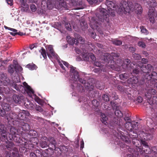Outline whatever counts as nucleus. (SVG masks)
<instances>
[{
  "label": "nucleus",
  "mask_w": 157,
  "mask_h": 157,
  "mask_svg": "<svg viewBox=\"0 0 157 157\" xmlns=\"http://www.w3.org/2000/svg\"><path fill=\"white\" fill-rule=\"evenodd\" d=\"M114 0H106V5L108 7V14L107 13L106 10L103 8L97 10V18L92 17L90 20V26L92 29H97L98 27V25L101 22H104V21H108L109 14L112 16L115 15L114 10L116 9V7L117 6Z\"/></svg>",
  "instance_id": "nucleus-1"
},
{
  "label": "nucleus",
  "mask_w": 157,
  "mask_h": 157,
  "mask_svg": "<svg viewBox=\"0 0 157 157\" xmlns=\"http://www.w3.org/2000/svg\"><path fill=\"white\" fill-rule=\"evenodd\" d=\"M47 49L48 56L50 59L53 58L58 60L60 66L62 69L63 71L62 72L63 73L65 72L67 70L65 67L63 66V64H64L67 68H70L71 77L72 78V80L75 81V82L79 81L82 84H85L86 88L87 89L90 91L93 89V86L91 85L89 86H88V83H86V81L85 80L79 78L78 72L73 67L71 66L67 62L62 60H61V61L59 60V57L54 51L52 45H48L47 47Z\"/></svg>",
  "instance_id": "nucleus-2"
},
{
  "label": "nucleus",
  "mask_w": 157,
  "mask_h": 157,
  "mask_svg": "<svg viewBox=\"0 0 157 157\" xmlns=\"http://www.w3.org/2000/svg\"><path fill=\"white\" fill-rule=\"evenodd\" d=\"M101 60L102 63H110L108 65L110 68L113 70L117 71H120L122 70L121 67L124 69V71L127 69L128 67V65L130 63V61L128 59H125L123 61V63L122 66H120L116 64L113 60H112L113 59L112 57L108 53L105 54L104 55L101 56Z\"/></svg>",
  "instance_id": "nucleus-3"
},
{
  "label": "nucleus",
  "mask_w": 157,
  "mask_h": 157,
  "mask_svg": "<svg viewBox=\"0 0 157 157\" xmlns=\"http://www.w3.org/2000/svg\"><path fill=\"white\" fill-rule=\"evenodd\" d=\"M131 5L132 4L130 2L128 4L125 1H123L120 5V7L118 10V12H119L121 13L126 14L127 13H129L130 10L133 11L135 10L139 14L142 13V7L140 4H135L133 8L132 7H131Z\"/></svg>",
  "instance_id": "nucleus-4"
},
{
  "label": "nucleus",
  "mask_w": 157,
  "mask_h": 157,
  "mask_svg": "<svg viewBox=\"0 0 157 157\" xmlns=\"http://www.w3.org/2000/svg\"><path fill=\"white\" fill-rule=\"evenodd\" d=\"M29 115L28 111L22 110L20 111L18 115H16L13 112H11L10 114L7 113L5 115V118L7 119L8 122L10 121L13 122L14 120H15L16 119L23 120L26 116H29Z\"/></svg>",
  "instance_id": "nucleus-5"
},
{
  "label": "nucleus",
  "mask_w": 157,
  "mask_h": 157,
  "mask_svg": "<svg viewBox=\"0 0 157 157\" xmlns=\"http://www.w3.org/2000/svg\"><path fill=\"white\" fill-rule=\"evenodd\" d=\"M23 85L25 87V90L26 91L30 97L34 99L35 101L40 105H42L44 103V101L39 98L36 95L34 94V91L31 87L26 82H24Z\"/></svg>",
  "instance_id": "nucleus-6"
},
{
  "label": "nucleus",
  "mask_w": 157,
  "mask_h": 157,
  "mask_svg": "<svg viewBox=\"0 0 157 157\" xmlns=\"http://www.w3.org/2000/svg\"><path fill=\"white\" fill-rule=\"evenodd\" d=\"M139 63L140 65L138 64V65H136L134 63H132L130 64V67L131 68L133 69V73L137 74L140 71H142L143 73H148V71H147V69H145L144 67H145V65H142V63H141L139 62Z\"/></svg>",
  "instance_id": "nucleus-7"
},
{
  "label": "nucleus",
  "mask_w": 157,
  "mask_h": 157,
  "mask_svg": "<svg viewBox=\"0 0 157 157\" xmlns=\"http://www.w3.org/2000/svg\"><path fill=\"white\" fill-rule=\"evenodd\" d=\"M47 4L48 7L49 9H52L53 8L54 6L56 8H59V7H61V6H63L65 4V3L64 2H59V6H58V5H57L56 2L55 3L54 2H50L48 0Z\"/></svg>",
  "instance_id": "nucleus-8"
},
{
  "label": "nucleus",
  "mask_w": 157,
  "mask_h": 157,
  "mask_svg": "<svg viewBox=\"0 0 157 157\" xmlns=\"http://www.w3.org/2000/svg\"><path fill=\"white\" fill-rule=\"evenodd\" d=\"M72 3L74 6H78L76 8V10L82 9L84 8V6L82 5L81 0H71Z\"/></svg>",
  "instance_id": "nucleus-9"
},
{
  "label": "nucleus",
  "mask_w": 157,
  "mask_h": 157,
  "mask_svg": "<svg viewBox=\"0 0 157 157\" xmlns=\"http://www.w3.org/2000/svg\"><path fill=\"white\" fill-rule=\"evenodd\" d=\"M13 100L15 103L20 104L23 99V97L21 95L14 94L13 96Z\"/></svg>",
  "instance_id": "nucleus-10"
},
{
  "label": "nucleus",
  "mask_w": 157,
  "mask_h": 157,
  "mask_svg": "<svg viewBox=\"0 0 157 157\" xmlns=\"http://www.w3.org/2000/svg\"><path fill=\"white\" fill-rule=\"evenodd\" d=\"M149 19L150 21L152 23L154 22V17L155 16V12L154 9H150L148 13Z\"/></svg>",
  "instance_id": "nucleus-11"
},
{
  "label": "nucleus",
  "mask_w": 157,
  "mask_h": 157,
  "mask_svg": "<svg viewBox=\"0 0 157 157\" xmlns=\"http://www.w3.org/2000/svg\"><path fill=\"white\" fill-rule=\"evenodd\" d=\"M137 124V122H135L134 121H132L131 123L127 122L125 124V126L126 129L128 130L132 131L133 128V127L132 126V125L134 124L136 125Z\"/></svg>",
  "instance_id": "nucleus-12"
},
{
  "label": "nucleus",
  "mask_w": 157,
  "mask_h": 157,
  "mask_svg": "<svg viewBox=\"0 0 157 157\" xmlns=\"http://www.w3.org/2000/svg\"><path fill=\"white\" fill-rule=\"evenodd\" d=\"M147 4L149 6V8L153 9L156 5V3L155 0H145Z\"/></svg>",
  "instance_id": "nucleus-13"
},
{
  "label": "nucleus",
  "mask_w": 157,
  "mask_h": 157,
  "mask_svg": "<svg viewBox=\"0 0 157 157\" xmlns=\"http://www.w3.org/2000/svg\"><path fill=\"white\" fill-rule=\"evenodd\" d=\"M17 130L13 127H11L10 130V133L9 134L11 135V136L10 137L9 140H11L12 139L13 137H15L17 133Z\"/></svg>",
  "instance_id": "nucleus-14"
},
{
  "label": "nucleus",
  "mask_w": 157,
  "mask_h": 157,
  "mask_svg": "<svg viewBox=\"0 0 157 157\" xmlns=\"http://www.w3.org/2000/svg\"><path fill=\"white\" fill-rule=\"evenodd\" d=\"M156 93L155 90L154 89H150L148 90L147 93L145 94L146 96L148 98H150L151 97V95H154Z\"/></svg>",
  "instance_id": "nucleus-15"
},
{
  "label": "nucleus",
  "mask_w": 157,
  "mask_h": 157,
  "mask_svg": "<svg viewBox=\"0 0 157 157\" xmlns=\"http://www.w3.org/2000/svg\"><path fill=\"white\" fill-rule=\"evenodd\" d=\"M6 128L4 125H2L0 128V134L4 138H5L6 135Z\"/></svg>",
  "instance_id": "nucleus-16"
},
{
  "label": "nucleus",
  "mask_w": 157,
  "mask_h": 157,
  "mask_svg": "<svg viewBox=\"0 0 157 157\" xmlns=\"http://www.w3.org/2000/svg\"><path fill=\"white\" fill-rule=\"evenodd\" d=\"M66 39L67 42L71 45H73L74 44H78V42H77V40H76L74 38H71L70 36H67Z\"/></svg>",
  "instance_id": "nucleus-17"
},
{
  "label": "nucleus",
  "mask_w": 157,
  "mask_h": 157,
  "mask_svg": "<svg viewBox=\"0 0 157 157\" xmlns=\"http://www.w3.org/2000/svg\"><path fill=\"white\" fill-rule=\"evenodd\" d=\"M141 134L143 136L144 139L145 140H149L152 138V136L151 135L145 133L144 132H141Z\"/></svg>",
  "instance_id": "nucleus-18"
},
{
  "label": "nucleus",
  "mask_w": 157,
  "mask_h": 157,
  "mask_svg": "<svg viewBox=\"0 0 157 157\" xmlns=\"http://www.w3.org/2000/svg\"><path fill=\"white\" fill-rule=\"evenodd\" d=\"M90 5H95L99 4L101 2V0H87Z\"/></svg>",
  "instance_id": "nucleus-19"
},
{
  "label": "nucleus",
  "mask_w": 157,
  "mask_h": 157,
  "mask_svg": "<svg viewBox=\"0 0 157 157\" xmlns=\"http://www.w3.org/2000/svg\"><path fill=\"white\" fill-rule=\"evenodd\" d=\"M13 87L17 90L22 91L24 88V87L21 85H18L17 84H15L13 86Z\"/></svg>",
  "instance_id": "nucleus-20"
},
{
  "label": "nucleus",
  "mask_w": 157,
  "mask_h": 157,
  "mask_svg": "<svg viewBox=\"0 0 157 157\" xmlns=\"http://www.w3.org/2000/svg\"><path fill=\"white\" fill-rule=\"evenodd\" d=\"M21 125L22 128L23 130L28 131L30 129V126L28 124L23 122L21 123Z\"/></svg>",
  "instance_id": "nucleus-21"
},
{
  "label": "nucleus",
  "mask_w": 157,
  "mask_h": 157,
  "mask_svg": "<svg viewBox=\"0 0 157 157\" xmlns=\"http://www.w3.org/2000/svg\"><path fill=\"white\" fill-rule=\"evenodd\" d=\"M16 67L13 65H10L8 67V71L9 73L12 74L13 73L14 70H15Z\"/></svg>",
  "instance_id": "nucleus-22"
},
{
  "label": "nucleus",
  "mask_w": 157,
  "mask_h": 157,
  "mask_svg": "<svg viewBox=\"0 0 157 157\" xmlns=\"http://www.w3.org/2000/svg\"><path fill=\"white\" fill-rule=\"evenodd\" d=\"M24 105L28 108H33L34 106L33 104L29 101L25 102L24 103Z\"/></svg>",
  "instance_id": "nucleus-23"
},
{
  "label": "nucleus",
  "mask_w": 157,
  "mask_h": 157,
  "mask_svg": "<svg viewBox=\"0 0 157 157\" xmlns=\"http://www.w3.org/2000/svg\"><path fill=\"white\" fill-rule=\"evenodd\" d=\"M4 28L6 29H8L11 31H13V32H10V33L11 35L15 36L16 35H17V30L15 29L9 28L6 26H4Z\"/></svg>",
  "instance_id": "nucleus-24"
},
{
  "label": "nucleus",
  "mask_w": 157,
  "mask_h": 157,
  "mask_svg": "<svg viewBox=\"0 0 157 157\" xmlns=\"http://www.w3.org/2000/svg\"><path fill=\"white\" fill-rule=\"evenodd\" d=\"M82 56L84 60L88 61L89 59L90 53H85L84 52L82 53Z\"/></svg>",
  "instance_id": "nucleus-25"
},
{
  "label": "nucleus",
  "mask_w": 157,
  "mask_h": 157,
  "mask_svg": "<svg viewBox=\"0 0 157 157\" xmlns=\"http://www.w3.org/2000/svg\"><path fill=\"white\" fill-rule=\"evenodd\" d=\"M2 107L5 111H8L10 109L9 105L7 103H4L2 105Z\"/></svg>",
  "instance_id": "nucleus-26"
},
{
  "label": "nucleus",
  "mask_w": 157,
  "mask_h": 157,
  "mask_svg": "<svg viewBox=\"0 0 157 157\" xmlns=\"http://www.w3.org/2000/svg\"><path fill=\"white\" fill-rule=\"evenodd\" d=\"M150 101V100H149V101ZM149 103L151 105L154 104H157V97L156 96L153 97L152 99L151 100V101H149Z\"/></svg>",
  "instance_id": "nucleus-27"
},
{
  "label": "nucleus",
  "mask_w": 157,
  "mask_h": 157,
  "mask_svg": "<svg viewBox=\"0 0 157 157\" xmlns=\"http://www.w3.org/2000/svg\"><path fill=\"white\" fill-rule=\"evenodd\" d=\"M40 52L42 56L44 59H46L47 56L45 50L43 48H42L40 51Z\"/></svg>",
  "instance_id": "nucleus-28"
},
{
  "label": "nucleus",
  "mask_w": 157,
  "mask_h": 157,
  "mask_svg": "<svg viewBox=\"0 0 157 157\" xmlns=\"http://www.w3.org/2000/svg\"><path fill=\"white\" fill-rule=\"evenodd\" d=\"M26 67L31 70L36 69L37 68L36 66L34 64H29L27 65Z\"/></svg>",
  "instance_id": "nucleus-29"
},
{
  "label": "nucleus",
  "mask_w": 157,
  "mask_h": 157,
  "mask_svg": "<svg viewBox=\"0 0 157 157\" xmlns=\"http://www.w3.org/2000/svg\"><path fill=\"white\" fill-rule=\"evenodd\" d=\"M112 42L113 44L116 45H120L122 44V42L121 41L117 39L113 40L112 41Z\"/></svg>",
  "instance_id": "nucleus-30"
},
{
  "label": "nucleus",
  "mask_w": 157,
  "mask_h": 157,
  "mask_svg": "<svg viewBox=\"0 0 157 157\" xmlns=\"http://www.w3.org/2000/svg\"><path fill=\"white\" fill-rule=\"evenodd\" d=\"M8 90V88L0 87V94L2 93L6 94L9 92Z\"/></svg>",
  "instance_id": "nucleus-31"
},
{
  "label": "nucleus",
  "mask_w": 157,
  "mask_h": 157,
  "mask_svg": "<svg viewBox=\"0 0 157 157\" xmlns=\"http://www.w3.org/2000/svg\"><path fill=\"white\" fill-rule=\"evenodd\" d=\"M152 80L155 81L157 80V74L155 72L153 71L151 74Z\"/></svg>",
  "instance_id": "nucleus-32"
},
{
  "label": "nucleus",
  "mask_w": 157,
  "mask_h": 157,
  "mask_svg": "<svg viewBox=\"0 0 157 157\" xmlns=\"http://www.w3.org/2000/svg\"><path fill=\"white\" fill-rule=\"evenodd\" d=\"M115 114L116 116L118 117H121L123 115L121 112L118 109H117L115 111Z\"/></svg>",
  "instance_id": "nucleus-33"
},
{
  "label": "nucleus",
  "mask_w": 157,
  "mask_h": 157,
  "mask_svg": "<svg viewBox=\"0 0 157 157\" xmlns=\"http://www.w3.org/2000/svg\"><path fill=\"white\" fill-rule=\"evenodd\" d=\"M101 121L103 123L105 124V122L107 119V117L103 113L101 114Z\"/></svg>",
  "instance_id": "nucleus-34"
},
{
  "label": "nucleus",
  "mask_w": 157,
  "mask_h": 157,
  "mask_svg": "<svg viewBox=\"0 0 157 157\" xmlns=\"http://www.w3.org/2000/svg\"><path fill=\"white\" fill-rule=\"evenodd\" d=\"M145 67L144 68L145 69H147V71H148V73H149V72L152 70V67L151 65L150 64H147L146 65H145Z\"/></svg>",
  "instance_id": "nucleus-35"
},
{
  "label": "nucleus",
  "mask_w": 157,
  "mask_h": 157,
  "mask_svg": "<svg viewBox=\"0 0 157 157\" xmlns=\"http://www.w3.org/2000/svg\"><path fill=\"white\" fill-rule=\"evenodd\" d=\"M81 25L82 26V29H85L87 28H88V25L86 22L85 21H83L82 22L80 23Z\"/></svg>",
  "instance_id": "nucleus-36"
},
{
  "label": "nucleus",
  "mask_w": 157,
  "mask_h": 157,
  "mask_svg": "<svg viewBox=\"0 0 157 157\" xmlns=\"http://www.w3.org/2000/svg\"><path fill=\"white\" fill-rule=\"evenodd\" d=\"M77 40V42H78V43L80 42L81 44H82L84 43L85 41L84 39L79 36H78L77 40Z\"/></svg>",
  "instance_id": "nucleus-37"
},
{
  "label": "nucleus",
  "mask_w": 157,
  "mask_h": 157,
  "mask_svg": "<svg viewBox=\"0 0 157 157\" xmlns=\"http://www.w3.org/2000/svg\"><path fill=\"white\" fill-rule=\"evenodd\" d=\"M141 29V32L142 33L144 34H145L147 35L148 34V31L144 27L141 26L140 27Z\"/></svg>",
  "instance_id": "nucleus-38"
},
{
  "label": "nucleus",
  "mask_w": 157,
  "mask_h": 157,
  "mask_svg": "<svg viewBox=\"0 0 157 157\" xmlns=\"http://www.w3.org/2000/svg\"><path fill=\"white\" fill-rule=\"evenodd\" d=\"M65 27L66 29L69 31H71V27L70 23H65Z\"/></svg>",
  "instance_id": "nucleus-39"
},
{
  "label": "nucleus",
  "mask_w": 157,
  "mask_h": 157,
  "mask_svg": "<svg viewBox=\"0 0 157 157\" xmlns=\"http://www.w3.org/2000/svg\"><path fill=\"white\" fill-rule=\"evenodd\" d=\"M151 75L149 74V73H147L145 75V78L146 79H147L148 80H152Z\"/></svg>",
  "instance_id": "nucleus-40"
},
{
  "label": "nucleus",
  "mask_w": 157,
  "mask_h": 157,
  "mask_svg": "<svg viewBox=\"0 0 157 157\" xmlns=\"http://www.w3.org/2000/svg\"><path fill=\"white\" fill-rule=\"evenodd\" d=\"M120 78L121 79H127L128 77L127 73H124V74H121L120 75Z\"/></svg>",
  "instance_id": "nucleus-41"
},
{
  "label": "nucleus",
  "mask_w": 157,
  "mask_h": 157,
  "mask_svg": "<svg viewBox=\"0 0 157 157\" xmlns=\"http://www.w3.org/2000/svg\"><path fill=\"white\" fill-rule=\"evenodd\" d=\"M133 57L135 59L139 60L141 58V57L140 55L136 53L133 55Z\"/></svg>",
  "instance_id": "nucleus-42"
},
{
  "label": "nucleus",
  "mask_w": 157,
  "mask_h": 157,
  "mask_svg": "<svg viewBox=\"0 0 157 157\" xmlns=\"http://www.w3.org/2000/svg\"><path fill=\"white\" fill-rule=\"evenodd\" d=\"M15 71L16 72L17 71H21L22 70V68L19 65H17V66H15Z\"/></svg>",
  "instance_id": "nucleus-43"
},
{
  "label": "nucleus",
  "mask_w": 157,
  "mask_h": 157,
  "mask_svg": "<svg viewBox=\"0 0 157 157\" xmlns=\"http://www.w3.org/2000/svg\"><path fill=\"white\" fill-rule=\"evenodd\" d=\"M30 9L31 11L33 12H35L36 10V6L33 4H32L30 6Z\"/></svg>",
  "instance_id": "nucleus-44"
},
{
  "label": "nucleus",
  "mask_w": 157,
  "mask_h": 157,
  "mask_svg": "<svg viewBox=\"0 0 157 157\" xmlns=\"http://www.w3.org/2000/svg\"><path fill=\"white\" fill-rule=\"evenodd\" d=\"M141 141L142 144L145 147L147 148L148 149H149V147L147 143L145 141H144L143 140H141Z\"/></svg>",
  "instance_id": "nucleus-45"
},
{
  "label": "nucleus",
  "mask_w": 157,
  "mask_h": 157,
  "mask_svg": "<svg viewBox=\"0 0 157 157\" xmlns=\"http://www.w3.org/2000/svg\"><path fill=\"white\" fill-rule=\"evenodd\" d=\"M138 45L142 48H144L146 46L145 44L142 41H140L138 43Z\"/></svg>",
  "instance_id": "nucleus-46"
},
{
  "label": "nucleus",
  "mask_w": 157,
  "mask_h": 157,
  "mask_svg": "<svg viewBox=\"0 0 157 157\" xmlns=\"http://www.w3.org/2000/svg\"><path fill=\"white\" fill-rule=\"evenodd\" d=\"M92 104L95 107L99 105V103L96 100H93L92 102Z\"/></svg>",
  "instance_id": "nucleus-47"
},
{
  "label": "nucleus",
  "mask_w": 157,
  "mask_h": 157,
  "mask_svg": "<svg viewBox=\"0 0 157 157\" xmlns=\"http://www.w3.org/2000/svg\"><path fill=\"white\" fill-rule=\"evenodd\" d=\"M103 98L105 101H108L109 100V98L108 96L106 94L104 95L103 96Z\"/></svg>",
  "instance_id": "nucleus-48"
},
{
  "label": "nucleus",
  "mask_w": 157,
  "mask_h": 157,
  "mask_svg": "<svg viewBox=\"0 0 157 157\" xmlns=\"http://www.w3.org/2000/svg\"><path fill=\"white\" fill-rule=\"evenodd\" d=\"M49 141L52 144L54 145V146L55 147V144H56V142L55 141L53 138H50L49 140Z\"/></svg>",
  "instance_id": "nucleus-49"
},
{
  "label": "nucleus",
  "mask_w": 157,
  "mask_h": 157,
  "mask_svg": "<svg viewBox=\"0 0 157 157\" xmlns=\"http://www.w3.org/2000/svg\"><path fill=\"white\" fill-rule=\"evenodd\" d=\"M94 64L95 66L99 67H102L103 66V65L101 64L99 62H95L94 63Z\"/></svg>",
  "instance_id": "nucleus-50"
},
{
  "label": "nucleus",
  "mask_w": 157,
  "mask_h": 157,
  "mask_svg": "<svg viewBox=\"0 0 157 157\" xmlns=\"http://www.w3.org/2000/svg\"><path fill=\"white\" fill-rule=\"evenodd\" d=\"M36 109L39 112H42L43 111L42 108L39 105H36Z\"/></svg>",
  "instance_id": "nucleus-51"
},
{
  "label": "nucleus",
  "mask_w": 157,
  "mask_h": 157,
  "mask_svg": "<svg viewBox=\"0 0 157 157\" xmlns=\"http://www.w3.org/2000/svg\"><path fill=\"white\" fill-rule=\"evenodd\" d=\"M41 146L42 148H45L48 146V144L46 142H43L41 143Z\"/></svg>",
  "instance_id": "nucleus-52"
},
{
  "label": "nucleus",
  "mask_w": 157,
  "mask_h": 157,
  "mask_svg": "<svg viewBox=\"0 0 157 157\" xmlns=\"http://www.w3.org/2000/svg\"><path fill=\"white\" fill-rule=\"evenodd\" d=\"M75 52L78 54H79L81 53H82H82H83V52H84L83 51V52H82V51L79 49L78 48H75Z\"/></svg>",
  "instance_id": "nucleus-53"
},
{
  "label": "nucleus",
  "mask_w": 157,
  "mask_h": 157,
  "mask_svg": "<svg viewBox=\"0 0 157 157\" xmlns=\"http://www.w3.org/2000/svg\"><path fill=\"white\" fill-rule=\"evenodd\" d=\"M90 56L91 59L93 61H94L96 60V58L95 57L94 55L92 54H90Z\"/></svg>",
  "instance_id": "nucleus-54"
},
{
  "label": "nucleus",
  "mask_w": 157,
  "mask_h": 157,
  "mask_svg": "<svg viewBox=\"0 0 157 157\" xmlns=\"http://www.w3.org/2000/svg\"><path fill=\"white\" fill-rule=\"evenodd\" d=\"M132 80L133 81L131 83L132 84H136L138 82L137 79L136 77L133 78V79H132Z\"/></svg>",
  "instance_id": "nucleus-55"
},
{
  "label": "nucleus",
  "mask_w": 157,
  "mask_h": 157,
  "mask_svg": "<svg viewBox=\"0 0 157 157\" xmlns=\"http://www.w3.org/2000/svg\"><path fill=\"white\" fill-rule=\"evenodd\" d=\"M5 114H6V113L4 111L1 109L0 110V116L4 117L5 116Z\"/></svg>",
  "instance_id": "nucleus-56"
},
{
  "label": "nucleus",
  "mask_w": 157,
  "mask_h": 157,
  "mask_svg": "<svg viewBox=\"0 0 157 157\" xmlns=\"http://www.w3.org/2000/svg\"><path fill=\"white\" fill-rule=\"evenodd\" d=\"M137 101L138 102L141 103L143 101V98L139 96L137 98Z\"/></svg>",
  "instance_id": "nucleus-57"
},
{
  "label": "nucleus",
  "mask_w": 157,
  "mask_h": 157,
  "mask_svg": "<svg viewBox=\"0 0 157 157\" xmlns=\"http://www.w3.org/2000/svg\"><path fill=\"white\" fill-rule=\"evenodd\" d=\"M7 2L8 5L10 6L13 5V0H6Z\"/></svg>",
  "instance_id": "nucleus-58"
},
{
  "label": "nucleus",
  "mask_w": 157,
  "mask_h": 157,
  "mask_svg": "<svg viewBox=\"0 0 157 157\" xmlns=\"http://www.w3.org/2000/svg\"><path fill=\"white\" fill-rule=\"evenodd\" d=\"M84 143L83 141L82 140L80 142V148L82 149L84 147Z\"/></svg>",
  "instance_id": "nucleus-59"
},
{
  "label": "nucleus",
  "mask_w": 157,
  "mask_h": 157,
  "mask_svg": "<svg viewBox=\"0 0 157 157\" xmlns=\"http://www.w3.org/2000/svg\"><path fill=\"white\" fill-rule=\"evenodd\" d=\"M12 154V155L14 157H18L19 156V155L17 153H16L13 152Z\"/></svg>",
  "instance_id": "nucleus-60"
},
{
  "label": "nucleus",
  "mask_w": 157,
  "mask_h": 157,
  "mask_svg": "<svg viewBox=\"0 0 157 157\" xmlns=\"http://www.w3.org/2000/svg\"><path fill=\"white\" fill-rule=\"evenodd\" d=\"M22 5H23L24 6H25V10L24 9V10H27L29 8V6L27 4L25 5L24 4H22ZM22 6V7L23 6Z\"/></svg>",
  "instance_id": "nucleus-61"
},
{
  "label": "nucleus",
  "mask_w": 157,
  "mask_h": 157,
  "mask_svg": "<svg viewBox=\"0 0 157 157\" xmlns=\"http://www.w3.org/2000/svg\"><path fill=\"white\" fill-rule=\"evenodd\" d=\"M96 46H98V47L102 48L103 47V46L101 44H97Z\"/></svg>",
  "instance_id": "nucleus-62"
},
{
  "label": "nucleus",
  "mask_w": 157,
  "mask_h": 157,
  "mask_svg": "<svg viewBox=\"0 0 157 157\" xmlns=\"http://www.w3.org/2000/svg\"><path fill=\"white\" fill-rule=\"evenodd\" d=\"M30 156L31 157H36V155L35 154L33 153H31L30 154Z\"/></svg>",
  "instance_id": "nucleus-63"
},
{
  "label": "nucleus",
  "mask_w": 157,
  "mask_h": 157,
  "mask_svg": "<svg viewBox=\"0 0 157 157\" xmlns=\"http://www.w3.org/2000/svg\"><path fill=\"white\" fill-rule=\"evenodd\" d=\"M142 61L143 63H145L147 62V60L145 58H143L142 59Z\"/></svg>",
  "instance_id": "nucleus-64"
}]
</instances>
